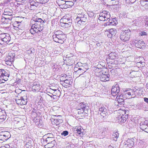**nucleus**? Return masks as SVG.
<instances>
[{
	"label": "nucleus",
	"mask_w": 148,
	"mask_h": 148,
	"mask_svg": "<svg viewBox=\"0 0 148 148\" xmlns=\"http://www.w3.org/2000/svg\"><path fill=\"white\" fill-rule=\"evenodd\" d=\"M31 28L29 30L30 33L32 34L38 33L41 31L43 29V27L42 25H39L36 23H31Z\"/></svg>",
	"instance_id": "1"
},
{
	"label": "nucleus",
	"mask_w": 148,
	"mask_h": 148,
	"mask_svg": "<svg viewBox=\"0 0 148 148\" xmlns=\"http://www.w3.org/2000/svg\"><path fill=\"white\" fill-rule=\"evenodd\" d=\"M131 33L129 29L122 31L120 33V39L122 41L127 42L130 38Z\"/></svg>",
	"instance_id": "2"
},
{
	"label": "nucleus",
	"mask_w": 148,
	"mask_h": 148,
	"mask_svg": "<svg viewBox=\"0 0 148 148\" xmlns=\"http://www.w3.org/2000/svg\"><path fill=\"white\" fill-rule=\"evenodd\" d=\"M83 66H81V67L78 68V70L76 71V72L78 74H80L82 73V74H80L79 76L81 77H86L85 76H82V75H86V74L87 75H89V73H85L86 71V70L88 69V66L86 65V64H84Z\"/></svg>",
	"instance_id": "3"
},
{
	"label": "nucleus",
	"mask_w": 148,
	"mask_h": 148,
	"mask_svg": "<svg viewBox=\"0 0 148 148\" xmlns=\"http://www.w3.org/2000/svg\"><path fill=\"white\" fill-rule=\"evenodd\" d=\"M106 106H101L99 108L98 114H100L101 118H106L108 115V111Z\"/></svg>",
	"instance_id": "4"
},
{
	"label": "nucleus",
	"mask_w": 148,
	"mask_h": 148,
	"mask_svg": "<svg viewBox=\"0 0 148 148\" xmlns=\"http://www.w3.org/2000/svg\"><path fill=\"white\" fill-rule=\"evenodd\" d=\"M10 137V132L8 131H2L0 132V141L6 140Z\"/></svg>",
	"instance_id": "5"
},
{
	"label": "nucleus",
	"mask_w": 148,
	"mask_h": 148,
	"mask_svg": "<svg viewBox=\"0 0 148 148\" xmlns=\"http://www.w3.org/2000/svg\"><path fill=\"white\" fill-rule=\"evenodd\" d=\"M66 36H59L53 35L52 38L53 40L56 42L63 44L64 42V40L66 38Z\"/></svg>",
	"instance_id": "6"
},
{
	"label": "nucleus",
	"mask_w": 148,
	"mask_h": 148,
	"mask_svg": "<svg viewBox=\"0 0 148 148\" xmlns=\"http://www.w3.org/2000/svg\"><path fill=\"white\" fill-rule=\"evenodd\" d=\"M123 144V148H131L134 145V139L133 138L128 139Z\"/></svg>",
	"instance_id": "7"
},
{
	"label": "nucleus",
	"mask_w": 148,
	"mask_h": 148,
	"mask_svg": "<svg viewBox=\"0 0 148 148\" xmlns=\"http://www.w3.org/2000/svg\"><path fill=\"white\" fill-rule=\"evenodd\" d=\"M110 75L108 72L105 71L103 73H100V80L103 82L108 81L109 80Z\"/></svg>",
	"instance_id": "8"
},
{
	"label": "nucleus",
	"mask_w": 148,
	"mask_h": 148,
	"mask_svg": "<svg viewBox=\"0 0 148 148\" xmlns=\"http://www.w3.org/2000/svg\"><path fill=\"white\" fill-rule=\"evenodd\" d=\"M15 55V54L13 53V52H10L9 53L8 56L5 58V62H13L14 60Z\"/></svg>",
	"instance_id": "9"
},
{
	"label": "nucleus",
	"mask_w": 148,
	"mask_h": 148,
	"mask_svg": "<svg viewBox=\"0 0 148 148\" xmlns=\"http://www.w3.org/2000/svg\"><path fill=\"white\" fill-rule=\"evenodd\" d=\"M31 23H36L39 25H43L45 23L44 21L41 18H38L37 17H33L31 20Z\"/></svg>",
	"instance_id": "10"
},
{
	"label": "nucleus",
	"mask_w": 148,
	"mask_h": 148,
	"mask_svg": "<svg viewBox=\"0 0 148 148\" xmlns=\"http://www.w3.org/2000/svg\"><path fill=\"white\" fill-rule=\"evenodd\" d=\"M16 103L20 105H24L27 103V100L26 97L25 98L23 97H21L19 99H16Z\"/></svg>",
	"instance_id": "11"
},
{
	"label": "nucleus",
	"mask_w": 148,
	"mask_h": 148,
	"mask_svg": "<svg viewBox=\"0 0 148 148\" xmlns=\"http://www.w3.org/2000/svg\"><path fill=\"white\" fill-rule=\"evenodd\" d=\"M120 91L119 87L117 85L113 86L111 89V94L113 96L118 95Z\"/></svg>",
	"instance_id": "12"
},
{
	"label": "nucleus",
	"mask_w": 148,
	"mask_h": 148,
	"mask_svg": "<svg viewBox=\"0 0 148 148\" xmlns=\"http://www.w3.org/2000/svg\"><path fill=\"white\" fill-rule=\"evenodd\" d=\"M128 118L127 115H120L118 118V122L119 124H122L125 123Z\"/></svg>",
	"instance_id": "13"
},
{
	"label": "nucleus",
	"mask_w": 148,
	"mask_h": 148,
	"mask_svg": "<svg viewBox=\"0 0 148 148\" xmlns=\"http://www.w3.org/2000/svg\"><path fill=\"white\" fill-rule=\"evenodd\" d=\"M135 43V46L137 48L143 49L146 47L145 44L143 40H140Z\"/></svg>",
	"instance_id": "14"
},
{
	"label": "nucleus",
	"mask_w": 148,
	"mask_h": 148,
	"mask_svg": "<svg viewBox=\"0 0 148 148\" xmlns=\"http://www.w3.org/2000/svg\"><path fill=\"white\" fill-rule=\"evenodd\" d=\"M107 36L109 38H112V36H114L116 34V30L114 29H110L107 30Z\"/></svg>",
	"instance_id": "15"
},
{
	"label": "nucleus",
	"mask_w": 148,
	"mask_h": 148,
	"mask_svg": "<svg viewBox=\"0 0 148 148\" xmlns=\"http://www.w3.org/2000/svg\"><path fill=\"white\" fill-rule=\"evenodd\" d=\"M120 97H122L123 98L125 99L127 98L130 97V92H129V90H126L125 91H123L122 94H120Z\"/></svg>",
	"instance_id": "16"
},
{
	"label": "nucleus",
	"mask_w": 148,
	"mask_h": 148,
	"mask_svg": "<svg viewBox=\"0 0 148 148\" xmlns=\"http://www.w3.org/2000/svg\"><path fill=\"white\" fill-rule=\"evenodd\" d=\"M102 13H103L102 14L100 13V16L101 14V16L102 17H103L105 19L104 20H108L110 18V16L109 12L106 11H103Z\"/></svg>",
	"instance_id": "17"
},
{
	"label": "nucleus",
	"mask_w": 148,
	"mask_h": 148,
	"mask_svg": "<svg viewBox=\"0 0 148 148\" xmlns=\"http://www.w3.org/2000/svg\"><path fill=\"white\" fill-rule=\"evenodd\" d=\"M101 133L100 134V135L101 134V138H103L104 137L106 134H107L108 133V128L107 127H103L101 129H100Z\"/></svg>",
	"instance_id": "18"
},
{
	"label": "nucleus",
	"mask_w": 148,
	"mask_h": 148,
	"mask_svg": "<svg viewBox=\"0 0 148 148\" xmlns=\"http://www.w3.org/2000/svg\"><path fill=\"white\" fill-rule=\"evenodd\" d=\"M76 131H77V133L78 135L82 137L84 134V130L83 128L81 127H79L77 128H75Z\"/></svg>",
	"instance_id": "19"
},
{
	"label": "nucleus",
	"mask_w": 148,
	"mask_h": 148,
	"mask_svg": "<svg viewBox=\"0 0 148 148\" xmlns=\"http://www.w3.org/2000/svg\"><path fill=\"white\" fill-rule=\"evenodd\" d=\"M120 95L119 94L117 95L116 99H117V101L118 103L120 105H123L124 104V99L122 97H120Z\"/></svg>",
	"instance_id": "20"
},
{
	"label": "nucleus",
	"mask_w": 148,
	"mask_h": 148,
	"mask_svg": "<svg viewBox=\"0 0 148 148\" xmlns=\"http://www.w3.org/2000/svg\"><path fill=\"white\" fill-rule=\"evenodd\" d=\"M84 108L86 109L85 110H88L89 108L87 105L82 103H80L76 108L77 110H80Z\"/></svg>",
	"instance_id": "21"
},
{
	"label": "nucleus",
	"mask_w": 148,
	"mask_h": 148,
	"mask_svg": "<svg viewBox=\"0 0 148 148\" xmlns=\"http://www.w3.org/2000/svg\"><path fill=\"white\" fill-rule=\"evenodd\" d=\"M87 18L86 16H83V18H80L78 20V21H77V23L78 24H79L81 25H84L87 21Z\"/></svg>",
	"instance_id": "22"
},
{
	"label": "nucleus",
	"mask_w": 148,
	"mask_h": 148,
	"mask_svg": "<svg viewBox=\"0 0 148 148\" xmlns=\"http://www.w3.org/2000/svg\"><path fill=\"white\" fill-rule=\"evenodd\" d=\"M12 11L9 9H5L4 11V14L5 16L13 15Z\"/></svg>",
	"instance_id": "23"
},
{
	"label": "nucleus",
	"mask_w": 148,
	"mask_h": 148,
	"mask_svg": "<svg viewBox=\"0 0 148 148\" xmlns=\"http://www.w3.org/2000/svg\"><path fill=\"white\" fill-rule=\"evenodd\" d=\"M55 141L54 138L53 137H48L44 140V142H46L47 144L51 143Z\"/></svg>",
	"instance_id": "24"
},
{
	"label": "nucleus",
	"mask_w": 148,
	"mask_h": 148,
	"mask_svg": "<svg viewBox=\"0 0 148 148\" xmlns=\"http://www.w3.org/2000/svg\"><path fill=\"white\" fill-rule=\"evenodd\" d=\"M77 110V112L78 114H85L87 113L88 112V110H86L84 108H82L80 110Z\"/></svg>",
	"instance_id": "25"
},
{
	"label": "nucleus",
	"mask_w": 148,
	"mask_h": 148,
	"mask_svg": "<svg viewBox=\"0 0 148 148\" xmlns=\"http://www.w3.org/2000/svg\"><path fill=\"white\" fill-rule=\"evenodd\" d=\"M119 136V134L117 132H114L112 135V139L115 141H116Z\"/></svg>",
	"instance_id": "26"
},
{
	"label": "nucleus",
	"mask_w": 148,
	"mask_h": 148,
	"mask_svg": "<svg viewBox=\"0 0 148 148\" xmlns=\"http://www.w3.org/2000/svg\"><path fill=\"white\" fill-rule=\"evenodd\" d=\"M64 2H65V4L68 6L67 7L68 8L69 7H72L74 5L75 3L74 1H64Z\"/></svg>",
	"instance_id": "27"
},
{
	"label": "nucleus",
	"mask_w": 148,
	"mask_h": 148,
	"mask_svg": "<svg viewBox=\"0 0 148 148\" xmlns=\"http://www.w3.org/2000/svg\"><path fill=\"white\" fill-rule=\"evenodd\" d=\"M116 57V53L115 52H112L109 54L108 56V59L113 60L115 59Z\"/></svg>",
	"instance_id": "28"
},
{
	"label": "nucleus",
	"mask_w": 148,
	"mask_h": 148,
	"mask_svg": "<svg viewBox=\"0 0 148 148\" xmlns=\"http://www.w3.org/2000/svg\"><path fill=\"white\" fill-rule=\"evenodd\" d=\"M56 143L55 141H53L51 143H49L48 144H47L45 145V146L48 148H51L54 147L56 144Z\"/></svg>",
	"instance_id": "29"
},
{
	"label": "nucleus",
	"mask_w": 148,
	"mask_h": 148,
	"mask_svg": "<svg viewBox=\"0 0 148 148\" xmlns=\"http://www.w3.org/2000/svg\"><path fill=\"white\" fill-rule=\"evenodd\" d=\"M4 112V114L0 117V123H2L4 121L6 118V114L5 112Z\"/></svg>",
	"instance_id": "30"
},
{
	"label": "nucleus",
	"mask_w": 148,
	"mask_h": 148,
	"mask_svg": "<svg viewBox=\"0 0 148 148\" xmlns=\"http://www.w3.org/2000/svg\"><path fill=\"white\" fill-rule=\"evenodd\" d=\"M63 23H72V19L70 18H64L63 19Z\"/></svg>",
	"instance_id": "31"
},
{
	"label": "nucleus",
	"mask_w": 148,
	"mask_h": 148,
	"mask_svg": "<svg viewBox=\"0 0 148 148\" xmlns=\"http://www.w3.org/2000/svg\"><path fill=\"white\" fill-rule=\"evenodd\" d=\"M140 128L145 132L148 133V126L147 125H143L140 124Z\"/></svg>",
	"instance_id": "32"
},
{
	"label": "nucleus",
	"mask_w": 148,
	"mask_h": 148,
	"mask_svg": "<svg viewBox=\"0 0 148 148\" xmlns=\"http://www.w3.org/2000/svg\"><path fill=\"white\" fill-rule=\"evenodd\" d=\"M85 88L87 89L88 90H93V87L92 85L89 83H87L85 85Z\"/></svg>",
	"instance_id": "33"
},
{
	"label": "nucleus",
	"mask_w": 148,
	"mask_h": 148,
	"mask_svg": "<svg viewBox=\"0 0 148 148\" xmlns=\"http://www.w3.org/2000/svg\"><path fill=\"white\" fill-rule=\"evenodd\" d=\"M147 2H148V0H141L140 1V4L141 5L144 6V7L145 8L148 5L146 3Z\"/></svg>",
	"instance_id": "34"
},
{
	"label": "nucleus",
	"mask_w": 148,
	"mask_h": 148,
	"mask_svg": "<svg viewBox=\"0 0 148 148\" xmlns=\"http://www.w3.org/2000/svg\"><path fill=\"white\" fill-rule=\"evenodd\" d=\"M2 72H3V73L2 74V78H3L4 77H9L10 75L8 73V72H6L3 69Z\"/></svg>",
	"instance_id": "35"
},
{
	"label": "nucleus",
	"mask_w": 148,
	"mask_h": 148,
	"mask_svg": "<svg viewBox=\"0 0 148 148\" xmlns=\"http://www.w3.org/2000/svg\"><path fill=\"white\" fill-rule=\"evenodd\" d=\"M9 34H7L6 36L1 41L5 42H7L10 40Z\"/></svg>",
	"instance_id": "36"
},
{
	"label": "nucleus",
	"mask_w": 148,
	"mask_h": 148,
	"mask_svg": "<svg viewBox=\"0 0 148 148\" xmlns=\"http://www.w3.org/2000/svg\"><path fill=\"white\" fill-rule=\"evenodd\" d=\"M54 35L66 36L65 34L63 32L60 31H58L56 32Z\"/></svg>",
	"instance_id": "37"
},
{
	"label": "nucleus",
	"mask_w": 148,
	"mask_h": 148,
	"mask_svg": "<svg viewBox=\"0 0 148 148\" xmlns=\"http://www.w3.org/2000/svg\"><path fill=\"white\" fill-rule=\"evenodd\" d=\"M72 23H62V26H63L65 28H68L71 26Z\"/></svg>",
	"instance_id": "38"
},
{
	"label": "nucleus",
	"mask_w": 148,
	"mask_h": 148,
	"mask_svg": "<svg viewBox=\"0 0 148 148\" xmlns=\"http://www.w3.org/2000/svg\"><path fill=\"white\" fill-rule=\"evenodd\" d=\"M54 123L56 125H58L60 124L62 122V120L61 119H54Z\"/></svg>",
	"instance_id": "39"
},
{
	"label": "nucleus",
	"mask_w": 148,
	"mask_h": 148,
	"mask_svg": "<svg viewBox=\"0 0 148 148\" xmlns=\"http://www.w3.org/2000/svg\"><path fill=\"white\" fill-rule=\"evenodd\" d=\"M30 5L31 6H38V4L35 1H30Z\"/></svg>",
	"instance_id": "40"
},
{
	"label": "nucleus",
	"mask_w": 148,
	"mask_h": 148,
	"mask_svg": "<svg viewBox=\"0 0 148 148\" xmlns=\"http://www.w3.org/2000/svg\"><path fill=\"white\" fill-rule=\"evenodd\" d=\"M86 16L85 15H82L81 14H78L76 18V21H78V20L80 18H82L83 17V16Z\"/></svg>",
	"instance_id": "41"
},
{
	"label": "nucleus",
	"mask_w": 148,
	"mask_h": 148,
	"mask_svg": "<svg viewBox=\"0 0 148 148\" xmlns=\"http://www.w3.org/2000/svg\"><path fill=\"white\" fill-rule=\"evenodd\" d=\"M49 0H36L37 2H39L42 4L45 3H47Z\"/></svg>",
	"instance_id": "42"
},
{
	"label": "nucleus",
	"mask_w": 148,
	"mask_h": 148,
	"mask_svg": "<svg viewBox=\"0 0 148 148\" xmlns=\"http://www.w3.org/2000/svg\"><path fill=\"white\" fill-rule=\"evenodd\" d=\"M13 15H8L5 16V19H8L10 21H11L13 18Z\"/></svg>",
	"instance_id": "43"
},
{
	"label": "nucleus",
	"mask_w": 148,
	"mask_h": 148,
	"mask_svg": "<svg viewBox=\"0 0 148 148\" xmlns=\"http://www.w3.org/2000/svg\"><path fill=\"white\" fill-rule=\"evenodd\" d=\"M7 36L5 33L2 34H0V41H2Z\"/></svg>",
	"instance_id": "44"
},
{
	"label": "nucleus",
	"mask_w": 148,
	"mask_h": 148,
	"mask_svg": "<svg viewBox=\"0 0 148 148\" xmlns=\"http://www.w3.org/2000/svg\"><path fill=\"white\" fill-rule=\"evenodd\" d=\"M134 24H135V25L138 26L139 25V20L138 19L135 20L133 21Z\"/></svg>",
	"instance_id": "45"
},
{
	"label": "nucleus",
	"mask_w": 148,
	"mask_h": 148,
	"mask_svg": "<svg viewBox=\"0 0 148 148\" xmlns=\"http://www.w3.org/2000/svg\"><path fill=\"white\" fill-rule=\"evenodd\" d=\"M140 124L143 125H147V126H148V120H146L143 122L141 123Z\"/></svg>",
	"instance_id": "46"
},
{
	"label": "nucleus",
	"mask_w": 148,
	"mask_h": 148,
	"mask_svg": "<svg viewBox=\"0 0 148 148\" xmlns=\"http://www.w3.org/2000/svg\"><path fill=\"white\" fill-rule=\"evenodd\" d=\"M107 25H113L115 24L114 22H112V20H110V19L109 20V22H107Z\"/></svg>",
	"instance_id": "47"
},
{
	"label": "nucleus",
	"mask_w": 148,
	"mask_h": 148,
	"mask_svg": "<svg viewBox=\"0 0 148 148\" xmlns=\"http://www.w3.org/2000/svg\"><path fill=\"white\" fill-rule=\"evenodd\" d=\"M69 132L67 131H64L61 133V135L66 136L68 134Z\"/></svg>",
	"instance_id": "48"
},
{
	"label": "nucleus",
	"mask_w": 148,
	"mask_h": 148,
	"mask_svg": "<svg viewBox=\"0 0 148 148\" xmlns=\"http://www.w3.org/2000/svg\"><path fill=\"white\" fill-rule=\"evenodd\" d=\"M88 16L90 17H93L94 16V14L92 12H89L88 13Z\"/></svg>",
	"instance_id": "49"
},
{
	"label": "nucleus",
	"mask_w": 148,
	"mask_h": 148,
	"mask_svg": "<svg viewBox=\"0 0 148 148\" xmlns=\"http://www.w3.org/2000/svg\"><path fill=\"white\" fill-rule=\"evenodd\" d=\"M64 82L65 84H66L65 85L66 86H68V85L69 84H70V82L67 79H66L64 81Z\"/></svg>",
	"instance_id": "50"
},
{
	"label": "nucleus",
	"mask_w": 148,
	"mask_h": 148,
	"mask_svg": "<svg viewBox=\"0 0 148 148\" xmlns=\"http://www.w3.org/2000/svg\"><path fill=\"white\" fill-rule=\"evenodd\" d=\"M112 1H113L112 3L114 5H117L119 4L118 0H112Z\"/></svg>",
	"instance_id": "51"
},
{
	"label": "nucleus",
	"mask_w": 148,
	"mask_h": 148,
	"mask_svg": "<svg viewBox=\"0 0 148 148\" xmlns=\"http://www.w3.org/2000/svg\"><path fill=\"white\" fill-rule=\"evenodd\" d=\"M32 144L29 142L27 143L25 145V147L27 148H29L30 147L32 146Z\"/></svg>",
	"instance_id": "52"
},
{
	"label": "nucleus",
	"mask_w": 148,
	"mask_h": 148,
	"mask_svg": "<svg viewBox=\"0 0 148 148\" xmlns=\"http://www.w3.org/2000/svg\"><path fill=\"white\" fill-rule=\"evenodd\" d=\"M139 34L141 36L147 35V33L145 32H142L139 33Z\"/></svg>",
	"instance_id": "53"
},
{
	"label": "nucleus",
	"mask_w": 148,
	"mask_h": 148,
	"mask_svg": "<svg viewBox=\"0 0 148 148\" xmlns=\"http://www.w3.org/2000/svg\"><path fill=\"white\" fill-rule=\"evenodd\" d=\"M129 92H130V96L131 97H132L134 93V91L132 89L129 90Z\"/></svg>",
	"instance_id": "54"
},
{
	"label": "nucleus",
	"mask_w": 148,
	"mask_h": 148,
	"mask_svg": "<svg viewBox=\"0 0 148 148\" xmlns=\"http://www.w3.org/2000/svg\"><path fill=\"white\" fill-rule=\"evenodd\" d=\"M37 6H38L30 5V9L31 10H34L36 9V8Z\"/></svg>",
	"instance_id": "55"
},
{
	"label": "nucleus",
	"mask_w": 148,
	"mask_h": 148,
	"mask_svg": "<svg viewBox=\"0 0 148 148\" xmlns=\"http://www.w3.org/2000/svg\"><path fill=\"white\" fill-rule=\"evenodd\" d=\"M2 70L3 69H0V79H4L3 78H2V74L3 73Z\"/></svg>",
	"instance_id": "56"
},
{
	"label": "nucleus",
	"mask_w": 148,
	"mask_h": 148,
	"mask_svg": "<svg viewBox=\"0 0 148 148\" xmlns=\"http://www.w3.org/2000/svg\"><path fill=\"white\" fill-rule=\"evenodd\" d=\"M126 1L129 3H134L136 1V0H127Z\"/></svg>",
	"instance_id": "57"
},
{
	"label": "nucleus",
	"mask_w": 148,
	"mask_h": 148,
	"mask_svg": "<svg viewBox=\"0 0 148 148\" xmlns=\"http://www.w3.org/2000/svg\"><path fill=\"white\" fill-rule=\"evenodd\" d=\"M83 64H82L80 62H78L77 63L76 65L79 67H81V66H83Z\"/></svg>",
	"instance_id": "58"
},
{
	"label": "nucleus",
	"mask_w": 148,
	"mask_h": 148,
	"mask_svg": "<svg viewBox=\"0 0 148 148\" xmlns=\"http://www.w3.org/2000/svg\"><path fill=\"white\" fill-rule=\"evenodd\" d=\"M141 64V65H140V66H143L144 65V64H145V63L144 62H138L137 63V65H139V64Z\"/></svg>",
	"instance_id": "59"
},
{
	"label": "nucleus",
	"mask_w": 148,
	"mask_h": 148,
	"mask_svg": "<svg viewBox=\"0 0 148 148\" xmlns=\"http://www.w3.org/2000/svg\"><path fill=\"white\" fill-rule=\"evenodd\" d=\"M47 94L51 98H52L53 97V95L51 92H47Z\"/></svg>",
	"instance_id": "60"
},
{
	"label": "nucleus",
	"mask_w": 148,
	"mask_h": 148,
	"mask_svg": "<svg viewBox=\"0 0 148 148\" xmlns=\"http://www.w3.org/2000/svg\"><path fill=\"white\" fill-rule=\"evenodd\" d=\"M26 0H13V1H15L17 2H24Z\"/></svg>",
	"instance_id": "61"
},
{
	"label": "nucleus",
	"mask_w": 148,
	"mask_h": 148,
	"mask_svg": "<svg viewBox=\"0 0 148 148\" xmlns=\"http://www.w3.org/2000/svg\"><path fill=\"white\" fill-rule=\"evenodd\" d=\"M5 112V111L1 110V111H0V117L3 115V112Z\"/></svg>",
	"instance_id": "62"
},
{
	"label": "nucleus",
	"mask_w": 148,
	"mask_h": 148,
	"mask_svg": "<svg viewBox=\"0 0 148 148\" xmlns=\"http://www.w3.org/2000/svg\"><path fill=\"white\" fill-rule=\"evenodd\" d=\"M144 101L148 103V98L145 97L144 98Z\"/></svg>",
	"instance_id": "63"
},
{
	"label": "nucleus",
	"mask_w": 148,
	"mask_h": 148,
	"mask_svg": "<svg viewBox=\"0 0 148 148\" xmlns=\"http://www.w3.org/2000/svg\"><path fill=\"white\" fill-rule=\"evenodd\" d=\"M27 52L29 53H33V51L32 50H29L27 51Z\"/></svg>",
	"instance_id": "64"
}]
</instances>
